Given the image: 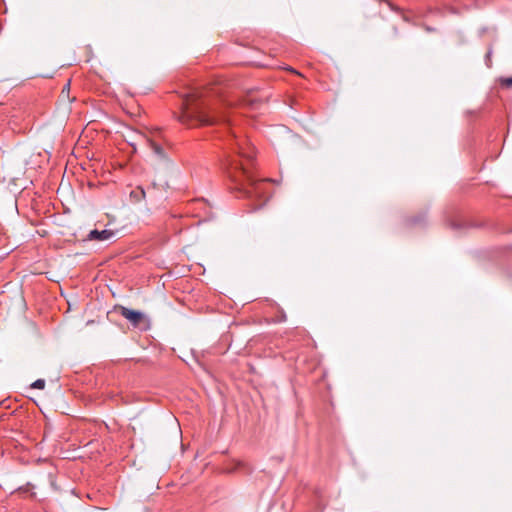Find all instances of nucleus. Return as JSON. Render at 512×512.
<instances>
[{
    "instance_id": "f257e3e1",
    "label": "nucleus",
    "mask_w": 512,
    "mask_h": 512,
    "mask_svg": "<svg viewBox=\"0 0 512 512\" xmlns=\"http://www.w3.org/2000/svg\"><path fill=\"white\" fill-rule=\"evenodd\" d=\"M226 149L230 150L226 158V173L234 184V189L244 196L263 198L266 195L265 185L269 179L257 180L252 173L255 149L247 139L239 138L232 132L225 141Z\"/></svg>"
},
{
    "instance_id": "f03ea898",
    "label": "nucleus",
    "mask_w": 512,
    "mask_h": 512,
    "mask_svg": "<svg viewBox=\"0 0 512 512\" xmlns=\"http://www.w3.org/2000/svg\"><path fill=\"white\" fill-rule=\"evenodd\" d=\"M228 106L230 102L217 97L214 92L195 88L184 95L178 119L190 127L212 125L227 120L220 110Z\"/></svg>"
},
{
    "instance_id": "7ed1b4c3",
    "label": "nucleus",
    "mask_w": 512,
    "mask_h": 512,
    "mask_svg": "<svg viewBox=\"0 0 512 512\" xmlns=\"http://www.w3.org/2000/svg\"><path fill=\"white\" fill-rule=\"evenodd\" d=\"M119 313L127 319L135 328L146 330L150 326L149 319L140 311H135L124 306H119Z\"/></svg>"
},
{
    "instance_id": "20e7f679",
    "label": "nucleus",
    "mask_w": 512,
    "mask_h": 512,
    "mask_svg": "<svg viewBox=\"0 0 512 512\" xmlns=\"http://www.w3.org/2000/svg\"><path fill=\"white\" fill-rule=\"evenodd\" d=\"M114 235V232L112 230H92L88 234L89 240H96V241H104L110 239Z\"/></svg>"
},
{
    "instance_id": "39448f33",
    "label": "nucleus",
    "mask_w": 512,
    "mask_h": 512,
    "mask_svg": "<svg viewBox=\"0 0 512 512\" xmlns=\"http://www.w3.org/2000/svg\"><path fill=\"white\" fill-rule=\"evenodd\" d=\"M147 142H148V145L151 148V150L157 156H159L160 158H164L165 157L164 150H163V148H162V146L160 144H158L157 142H155V141H153L151 139H147Z\"/></svg>"
},
{
    "instance_id": "423d86ee",
    "label": "nucleus",
    "mask_w": 512,
    "mask_h": 512,
    "mask_svg": "<svg viewBox=\"0 0 512 512\" xmlns=\"http://www.w3.org/2000/svg\"><path fill=\"white\" fill-rule=\"evenodd\" d=\"M130 198L134 202H139L140 200L145 198V191L142 187H137L135 190H132L130 192Z\"/></svg>"
},
{
    "instance_id": "0eeeda50",
    "label": "nucleus",
    "mask_w": 512,
    "mask_h": 512,
    "mask_svg": "<svg viewBox=\"0 0 512 512\" xmlns=\"http://www.w3.org/2000/svg\"><path fill=\"white\" fill-rule=\"evenodd\" d=\"M259 103H260V101L256 98L252 97V95L247 96V98L244 100V104H247V105L251 106L252 108L257 107Z\"/></svg>"
},
{
    "instance_id": "6e6552de",
    "label": "nucleus",
    "mask_w": 512,
    "mask_h": 512,
    "mask_svg": "<svg viewBox=\"0 0 512 512\" xmlns=\"http://www.w3.org/2000/svg\"><path fill=\"white\" fill-rule=\"evenodd\" d=\"M32 388L35 389H44L45 387V380L44 379H37L31 384Z\"/></svg>"
},
{
    "instance_id": "1a4fd4ad",
    "label": "nucleus",
    "mask_w": 512,
    "mask_h": 512,
    "mask_svg": "<svg viewBox=\"0 0 512 512\" xmlns=\"http://www.w3.org/2000/svg\"><path fill=\"white\" fill-rule=\"evenodd\" d=\"M501 85L510 88L512 87V77L502 78L501 79Z\"/></svg>"
},
{
    "instance_id": "9d476101",
    "label": "nucleus",
    "mask_w": 512,
    "mask_h": 512,
    "mask_svg": "<svg viewBox=\"0 0 512 512\" xmlns=\"http://www.w3.org/2000/svg\"><path fill=\"white\" fill-rule=\"evenodd\" d=\"M69 87H70V82H68V83L64 86V88H63V92H64L66 89L68 90V89H69Z\"/></svg>"
}]
</instances>
